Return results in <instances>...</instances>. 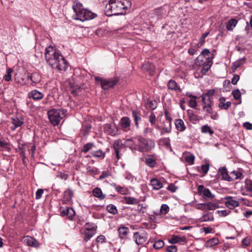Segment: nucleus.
Here are the masks:
<instances>
[{
    "mask_svg": "<svg viewBox=\"0 0 252 252\" xmlns=\"http://www.w3.org/2000/svg\"><path fill=\"white\" fill-rule=\"evenodd\" d=\"M46 63L53 68L59 70H65L67 63L60 51L56 48L49 46L45 50Z\"/></svg>",
    "mask_w": 252,
    "mask_h": 252,
    "instance_id": "1",
    "label": "nucleus"
},
{
    "mask_svg": "<svg viewBox=\"0 0 252 252\" xmlns=\"http://www.w3.org/2000/svg\"><path fill=\"white\" fill-rule=\"evenodd\" d=\"M131 0H109L105 7L107 16L123 15L131 6Z\"/></svg>",
    "mask_w": 252,
    "mask_h": 252,
    "instance_id": "2",
    "label": "nucleus"
},
{
    "mask_svg": "<svg viewBox=\"0 0 252 252\" xmlns=\"http://www.w3.org/2000/svg\"><path fill=\"white\" fill-rule=\"evenodd\" d=\"M72 9L75 13L73 19L82 22L94 19L97 17V14L92 12L87 8H85L83 4L78 0H73Z\"/></svg>",
    "mask_w": 252,
    "mask_h": 252,
    "instance_id": "3",
    "label": "nucleus"
},
{
    "mask_svg": "<svg viewBox=\"0 0 252 252\" xmlns=\"http://www.w3.org/2000/svg\"><path fill=\"white\" fill-rule=\"evenodd\" d=\"M66 110L63 109H52L47 114L50 123L54 126H58L66 113Z\"/></svg>",
    "mask_w": 252,
    "mask_h": 252,
    "instance_id": "4",
    "label": "nucleus"
},
{
    "mask_svg": "<svg viewBox=\"0 0 252 252\" xmlns=\"http://www.w3.org/2000/svg\"><path fill=\"white\" fill-rule=\"evenodd\" d=\"M138 151L141 153H147L153 150L155 147V141L150 139L139 136Z\"/></svg>",
    "mask_w": 252,
    "mask_h": 252,
    "instance_id": "5",
    "label": "nucleus"
},
{
    "mask_svg": "<svg viewBox=\"0 0 252 252\" xmlns=\"http://www.w3.org/2000/svg\"><path fill=\"white\" fill-rule=\"evenodd\" d=\"M148 234L145 230L135 232L133 233V238L137 245H142L147 241Z\"/></svg>",
    "mask_w": 252,
    "mask_h": 252,
    "instance_id": "6",
    "label": "nucleus"
},
{
    "mask_svg": "<svg viewBox=\"0 0 252 252\" xmlns=\"http://www.w3.org/2000/svg\"><path fill=\"white\" fill-rule=\"evenodd\" d=\"M138 143L139 137H133L126 139L125 141L124 145L132 151H138Z\"/></svg>",
    "mask_w": 252,
    "mask_h": 252,
    "instance_id": "7",
    "label": "nucleus"
},
{
    "mask_svg": "<svg viewBox=\"0 0 252 252\" xmlns=\"http://www.w3.org/2000/svg\"><path fill=\"white\" fill-rule=\"evenodd\" d=\"M28 96L30 99H32L37 101L42 99L44 97V94L37 90H33L28 93Z\"/></svg>",
    "mask_w": 252,
    "mask_h": 252,
    "instance_id": "8",
    "label": "nucleus"
},
{
    "mask_svg": "<svg viewBox=\"0 0 252 252\" xmlns=\"http://www.w3.org/2000/svg\"><path fill=\"white\" fill-rule=\"evenodd\" d=\"M104 128L105 131L111 136H115L117 134L118 128L114 123L105 124Z\"/></svg>",
    "mask_w": 252,
    "mask_h": 252,
    "instance_id": "9",
    "label": "nucleus"
},
{
    "mask_svg": "<svg viewBox=\"0 0 252 252\" xmlns=\"http://www.w3.org/2000/svg\"><path fill=\"white\" fill-rule=\"evenodd\" d=\"M120 125L122 129L127 132L130 129L131 121L127 117H123L121 119Z\"/></svg>",
    "mask_w": 252,
    "mask_h": 252,
    "instance_id": "10",
    "label": "nucleus"
},
{
    "mask_svg": "<svg viewBox=\"0 0 252 252\" xmlns=\"http://www.w3.org/2000/svg\"><path fill=\"white\" fill-rule=\"evenodd\" d=\"M118 82L116 79H104L101 81V86L103 89L107 90L110 88H113L115 86Z\"/></svg>",
    "mask_w": 252,
    "mask_h": 252,
    "instance_id": "11",
    "label": "nucleus"
},
{
    "mask_svg": "<svg viewBox=\"0 0 252 252\" xmlns=\"http://www.w3.org/2000/svg\"><path fill=\"white\" fill-rule=\"evenodd\" d=\"M224 199L227 200L225 203V206L230 209H232L239 205V202L237 200H233V197L232 196H226L224 197Z\"/></svg>",
    "mask_w": 252,
    "mask_h": 252,
    "instance_id": "12",
    "label": "nucleus"
},
{
    "mask_svg": "<svg viewBox=\"0 0 252 252\" xmlns=\"http://www.w3.org/2000/svg\"><path fill=\"white\" fill-rule=\"evenodd\" d=\"M124 144L123 143L121 139L115 140L113 145V148L115 151L116 158L117 159L121 158V156L119 153L120 150L121 149Z\"/></svg>",
    "mask_w": 252,
    "mask_h": 252,
    "instance_id": "13",
    "label": "nucleus"
},
{
    "mask_svg": "<svg viewBox=\"0 0 252 252\" xmlns=\"http://www.w3.org/2000/svg\"><path fill=\"white\" fill-rule=\"evenodd\" d=\"M61 215L63 217L66 216L69 220H72L75 216V213L72 208L66 207L61 211Z\"/></svg>",
    "mask_w": 252,
    "mask_h": 252,
    "instance_id": "14",
    "label": "nucleus"
},
{
    "mask_svg": "<svg viewBox=\"0 0 252 252\" xmlns=\"http://www.w3.org/2000/svg\"><path fill=\"white\" fill-rule=\"evenodd\" d=\"M218 172L221 176L222 179L228 182L232 181V177L228 175V171L225 167H220Z\"/></svg>",
    "mask_w": 252,
    "mask_h": 252,
    "instance_id": "15",
    "label": "nucleus"
},
{
    "mask_svg": "<svg viewBox=\"0 0 252 252\" xmlns=\"http://www.w3.org/2000/svg\"><path fill=\"white\" fill-rule=\"evenodd\" d=\"M24 242L28 246L35 248L38 247L39 245L36 239L29 236H26L24 237Z\"/></svg>",
    "mask_w": 252,
    "mask_h": 252,
    "instance_id": "16",
    "label": "nucleus"
},
{
    "mask_svg": "<svg viewBox=\"0 0 252 252\" xmlns=\"http://www.w3.org/2000/svg\"><path fill=\"white\" fill-rule=\"evenodd\" d=\"M199 191L202 193L203 197L212 199L214 198L215 195L212 194L209 189L205 188L203 186L201 185L199 187Z\"/></svg>",
    "mask_w": 252,
    "mask_h": 252,
    "instance_id": "17",
    "label": "nucleus"
},
{
    "mask_svg": "<svg viewBox=\"0 0 252 252\" xmlns=\"http://www.w3.org/2000/svg\"><path fill=\"white\" fill-rule=\"evenodd\" d=\"M150 243H153V247L156 250L162 248L164 245L163 241L161 240L155 241L154 239H152L151 238L148 240V242L147 243V245H149Z\"/></svg>",
    "mask_w": 252,
    "mask_h": 252,
    "instance_id": "18",
    "label": "nucleus"
},
{
    "mask_svg": "<svg viewBox=\"0 0 252 252\" xmlns=\"http://www.w3.org/2000/svg\"><path fill=\"white\" fill-rule=\"evenodd\" d=\"M167 88L171 91H175L181 93L182 89L179 86L176 82L173 80H170L167 83Z\"/></svg>",
    "mask_w": 252,
    "mask_h": 252,
    "instance_id": "19",
    "label": "nucleus"
},
{
    "mask_svg": "<svg viewBox=\"0 0 252 252\" xmlns=\"http://www.w3.org/2000/svg\"><path fill=\"white\" fill-rule=\"evenodd\" d=\"M212 64L213 62L212 59H209L206 62V64L202 66V67L199 72V76L202 77L203 75H205L206 72L208 71L212 66Z\"/></svg>",
    "mask_w": 252,
    "mask_h": 252,
    "instance_id": "20",
    "label": "nucleus"
},
{
    "mask_svg": "<svg viewBox=\"0 0 252 252\" xmlns=\"http://www.w3.org/2000/svg\"><path fill=\"white\" fill-rule=\"evenodd\" d=\"M121 202L124 204L136 205L139 203V201L133 197L125 196L123 198Z\"/></svg>",
    "mask_w": 252,
    "mask_h": 252,
    "instance_id": "21",
    "label": "nucleus"
},
{
    "mask_svg": "<svg viewBox=\"0 0 252 252\" xmlns=\"http://www.w3.org/2000/svg\"><path fill=\"white\" fill-rule=\"evenodd\" d=\"M154 14L158 19L164 18L167 15L166 10L163 7H159L155 9Z\"/></svg>",
    "mask_w": 252,
    "mask_h": 252,
    "instance_id": "22",
    "label": "nucleus"
},
{
    "mask_svg": "<svg viewBox=\"0 0 252 252\" xmlns=\"http://www.w3.org/2000/svg\"><path fill=\"white\" fill-rule=\"evenodd\" d=\"M142 69L149 72L150 75H152L155 70V66L150 62H147L144 63L142 65Z\"/></svg>",
    "mask_w": 252,
    "mask_h": 252,
    "instance_id": "23",
    "label": "nucleus"
},
{
    "mask_svg": "<svg viewBox=\"0 0 252 252\" xmlns=\"http://www.w3.org/2000/svg\"><path fill=\"white\" fill-rule=\"evenodd\" d=\"M118 232L119 237L121 239H126L127 238V234L129 232V230L128 227L122 226L118 228Z\"/></svg>",
    "mask_w": 252,
    "mask_h": 252,
    "instance_id": "24",
    "label": "nucleus"
},
{
    "mask_svg": "<svg viewBox=\"0 0 252 252\" xmlns=\"http://www.w3.org/2000/svg\"><path fill=\"white\" fill-rule=\"evenodd\" d=\"M175 125L176 129L180 132H183L186 129L184 122L182 119L175 120Z\"/></svg>",
    "mask_w": 252,
    "mask_h": 252,
    "instance_id": "25",
    "label": "nucleus"
},
{
    "mask_svg": "<svg viewBox=\"0 0 252 252\" xmlns=\"http://www.w3.org/2000/svg\"><path fill=\"white\" fill-rule=\"evenodd\" d=\"M93 195L99 200H103L105 197V194H103L101 189L99 188H94L92 191Z\"/></svg>",
    "mask_w": 252,
    "mask_h": 252,
    "instance_id": "26",
    "label": "nucleus"
},
{
    "mask_svg": "<svg viewBox=\"0 0 252 252\" xmlns=\"http://www.w3.org/2000/svg\"><path fill=\"white\" fill-rule=\"evenodd\" d=\"M169 242L172 244H176L178 243L186 242V239L184 237H180L177 235H173L169 239Z\"/></svg>",
    "mask_w": 252,
    "mask_h": 252,
    "instance_id": "27",
    "label": "nucleus"
},
{
    "mask_svg": "<svg viewBox=\"0 0 252 252\" xmlns=\"http://www.w3.org/2000/svg\"><path fill=\"white\" fill-rule=\"evenodd\" d=\"M12 123L13 126H11L12 130H15L16 128L21 126L23 124L24 121L22 119H19L18 118H12Z\"/></svg>",
    "mask_w": 252,
    "mask_h": 252,
    "instance_id": "28",
    "label": "nucleus"
},
{
    "mask_svg": "<svg viewBox=\"0 0 252 252\" xmlns=\"http://www.w3.org/2000/svg\"><path fill=\"white\" fill-rule=\"evenodd\" d=\"M151 185L153 187L154 189L158 190L162 188V183L156 178H153L151 180Z\"/></svg>",
    "mask_w": 252,
    "mask_h": 252,
    "instance_id": "29",
    "label": "nucleus"
},
{
    "mask_svg": "<svg viewBox=\"0 0 252 252\" xmlns=\"http://www.w3.org/2000/svg\"><path fill=\"white\" fill-rule=\"evenodd\" d=\"M132 116L133 118L136 127L138 128L139 127L138 122L141 120V114L137 111L132 110Z\"/></svg>",
    "mask_w": 252,
    "mask_h": 252,
    "instance_id": "30",
    "label": "nucleus"
},
{
    "mask_svg": "<svg viewBox=\"0 0 252 252\" xmlns=\"http://www.w3.org/2000/svg\"><path fill=\"white\" fill-rule=\"evenodd\" d=\"M231 177H232V181L233 180L241 179L243 178L242 170L239 169L237 170H234L230 173Z\"/></svg>",
    "mask_w": 252,
    "mask_h": 252,
    "instance_id": "31",
    "label": "nucleus"
},
{
    "mask_svg": "<svg viewBox=\"0 0 252 252\" xmlns=\"http://www.w3.org/2000/svg\"><path fill=\"white\" fill-rule=\"evenodd\" d=\"M11 150L10 144L8 142H5L4 140L0 139V151L9 152Z\"/></svg>",
    "mask_w": 252,
    "mask_h": 252,
    "instance_id": "32",
    "label": "nucleus"
},
{
    "mask_svg": "<svg viewBox=\"0 0 252 252\" xmlns=\"http://www.w3.org/2000/svg\"><path fill=\"white\" fill-rule=\"evenodd\" d=\"M159 144L164 146L167 149H171L170 140L168 137L160 138L158 141Z\"/></svg>",
    "mask_w": 252,
    "mask_h": 252,
    "instance_id": "33",
    "label": "nucleus"
},
{
    "mask_svg": "<svg viewBox=\"0 0 252 252\" xmlns=\"http://www.w3.org/2000/svg\"><path fill=\"white\" fill-rule=\"evenodd\" d=\"M210 59L209 58H206L205 57L199 56L195 60V64L198 66H203L206 64L207 61Z\"/></svg>",
    "mask_w": 252,
    "mask_h": 252,
    "instance_id": "34",
    "label": "nucleus"
},
{
    "mask_svg": "<svg viewBox=\"0 0 252 252\" xmlns=\"http://www.w3.org/2000/svg\"><path fill=\"white\" fill-rule=\"evenodd\" d=\"M237 24V20L232 19L228 21L226 24V29L228 31H232L236 27Z\"/></svg>",
    "mask_w": 252,
    "mask_h": 252,
    "instance_id": "35",
    "label": "nucleus"
},
{
    "mask_svg": "<svg viewBox=\"0 0 252 252\" xmlns=\"http://www.w3.org/2000/svg\"><path fill=\"white\" fill-rule=\"evenodd\" d=\"M201 131L203 133H208L210 135H212L214 133V130L208 125L203 126L201 127Z\"/></svg>",
    "mask_w": 252,
    "mask_h": 252,
    "instance_id": "36",
    "label": "nucleus"
},
{
    "mask_svg": "<svg viewBox=\"0 0 252 252\" xmlns=\"http://www.w3.org/2000/svg\"><path fill=\"white\" fill-rule=\"evenodd\" d=\"M214 94L215 90L213 89L208 91V92L206 94H203L201 96L203 103H206V99H207V97H210L211 96H213L214 95Z\"/></svg>",
    "mask_w": 252,
    "mask_h": 252,
    "instance_id": "37",
    "label": "nucleus"
},
{
    "mask_svg": "<svg viewBox=\"0 0 252 252\" xmlns=\"http://www.w3.org/2000/svg\"><path fill=\"white\" fill-rule=\"evenodd\" d=\"M106 210L109 213L113 215H116L118 213V210L115 205L113 204H109L106 207Z\"/></svg>",
    "mask_w": 252,
    "mask_h": 252,
    "instance_id": "38",
    "label": "nucleus"
},
{
    "mask_svg": "<svg viewBox=\"0 0 252 252\" xmlns=\"http://www.w3.org/2000/svg\"><path fill=\"white\" fill-rule=\"evenodd\" d=\"M195 157L193 154H189L185 157V160L190 165H192L194 162Z\"/></svg>",
    "mask_w": 252,
    "mask_h": 252,
    "instance_id": "39",
    "label": "nucleus"
},
{
    "mask_svg": "<svg viewBox=\"0 0 252 252\" xmlns=\"http://www.w3.org/2000/svg\"><path fill=\"white\" fill-rule=\"evenodd\" d=\"M94 147V143H88L83 146L82 149V152L85 153H87L90 150L92 149Z\"/></svg>",
    "mask_w": 252,
    "mask_h": 252,
    "instance_id": "40",
    "label": "nucleus"
},
{
    "mask_svg": "<svg viewBox=\"0 0 252 252\" xmlns=\"http://www.w3.org/2000/svg\"><path fill=\"white\" fill-rule=\"evenodd\" d=\"M92 155L93 157L103 158L105 157V153L101 150L94 151L92 152Z\"/></svg>",
    "mask_w": 252,
    "mask_h": 252,
    "instance_id": "41",
    "label": "nucleus"
},
{
    "mask_svg": "<svg viewBox=\"0 0 252 252\" xmlns=\"http://www.w3.org/2000/svg\"><path fill=\"white\" fill-rule=\"evenodd\" d=\"M198 171L202 172L204 175L206 174L209 169V164L208 163L202 165L201 166L197 167Z\"/></svg>",
    "mask_w": 252,
    "mask_h": 252,
    "instance_id": "42",
    "label": "nucleus"
},
{
    "mask_svg": "<svg viewBox=\"0 0 252 252\" xmlns=\"http://www.w3.org/2000/svg\"><path fill=\"white\" fill-rule=\"evenodd\" d=\"M245 188L247 191L252 192V180L246 179L245 182Z\"/></svg>",
    "mask_w": 252,
    "mask_h": 252,
    "instance_id": "43",
    "label": "nucleus"
},
{
    "mask_svg": "<svg viewBox=\"0 0 252 252\" xmlns=\"http://www.w3.org/2000/svg\"><path fill=\"white\" fill-rule=\"evenodd\" d=\"M219 240L217 238H213L207 242V245L210 247H213L219 244Z\"/></svg>",
    "mask_w": 252,
    "mask_h": 252,
    "instance_id": "44",
    "label": "nucleus"
},
{
    "mask_svg": "<svg viewBox=\"0 0 252 252\" xmlns=\"http://www.w3.org/2000/svg\"><path fill=\"white\" fill-rule=\"evenodd\" d=\"M13 72V70L11 68H8L6 70V74L3 77V79L8 82L11 80L12 73Z\"/></svg>",
    "mask_w": 252,
    "mask_h": 252,
    "instance_id": "45",
    "label": "nucleus"
},
{
    "mask_svg": "<svg viewBox=\"0 0 252 252\" xmlns=\"http://www.w3.org/2000/svg\"><path fill=\"white\" fill-rule=\"evenodd\" d=\"M206 210H214L219 207L217 203H213L211 202L206 203Z\"/></svg>",
    "mask_w": 252,
    "mask_h": 252,
    "instance_id": "46",
    "label": "nucleus"
},
{
    "mask_svg": "<svg viewBox=\"0 0 252 252\" xmlns=\"http://www.w3.org/2000/svg\"><path fill=\"white\" fill-rule=\"evenodd\" d=\"M209 32H207L203 33L199 38V42L197 44L198 47L202 46L205 42V38L209 34Z\"/></svg>",
    "mask_w": 252,
    "mask_h": 252,
    "instance_id": "47",
    "label": "nucleus"
},
{
    "mask_svg": "<svg viewBox=\"0 0 252 252\" xmlns=\"http://www.w3.org/2000/svg\"><path fill=\"white\" fill-rule=\"evenodd\" d=\"M111 186L114 187L118 192L121 194H125L126 191V189L124 187L118 186L115 183L112 184Z\"/></svg>",
    "mask_w": 252,
    "mask_h": 252,
    "instance_id": "48",
    "label": "nucleus"
},
{
    "mask_svg": "<svg viewBox=\"0 0 252 252\" xmlns=\"http://www.w3.org/2000/svg\"><path fill=\"white\" fill-rule=\"evenodd\" d=\"M203 109L206 110L208 114H211V113L213 112L212 104H210V103H207V101H206L205 103H203Z\"/></svg>",
    "mask_w": 252,
    "mask_h": 252,
    "instance_id": "49",
    "label": "nucleus"
},
{
    "mask_svg": "<svg viewBox=\"0 0 252 252\" xmlns=\"http://www.w3.org/2000/svg\"><path fill=\"white\" fill-rule=\"evenodd\" d=\"M231 105L230 101H227L226 102L219 103L218 106L220 108L225 110H227Z\"/></svg>",
    "mask_w": 252,
    "mask_h": 252,
    "instance_id": "50",
    "label": "nucleus"
},
{
    "mask_svg": "<svg viewBox=\"0 0 252 252\" xmlns=\"http://www.w3.org/2000/svg\"><path fill=\"white\" fill-rule=\"evenodd\" d=\"M73 192L71 189H67L64 192V195L66 199L67 200H71L72 198Z\"/></svg>",
    "mask_w": 252,
    "mask_h": 252,
    "instance_id": "51",
    "label": "nucleus"
},
{
    "mask_svg": "<svg viewBox=\"0 0 252 252\" xmlns=\"http://www.w3.org/2000/svg\"><path fill=\"white\" fill-rule=\"evenodd\" d=\"M94 235V233L89 230L85 231L84 234V240L86 242L89 241Z\"/></svg>",
    "mask_w": 252,
    "mask_h": 252,
    "instance_id": "52",
    "label": "nucleus"
},
{
    "mask_svg": "<svg viewBox=\"0 0 252 252\" xmlns=\"http://www.w3.org/2000/svg\"><path fill=\"white\" fill-rule=\"evenodd\" d=\"M232 94L234 98L236 100L240 99L241 97V93L239 89H236L232 91Z\"/></svg>",
    "mask_w": 252,
    "mask_h": 252,
    "instance_id": "53",
    "label": "nucleus"
},
{
    "mask_svg": "<svg viewBox=\"0 0 252 252\" xmlns=\"http://www.w3.org/2000/svg\"><path fill=\"white\" fill-rule=\"evenodd\" d=\"M146 163L150 167H153L156 164V160L152 158H148L146 159Z\"/></svg>",
    "mask_w": 252,
    "mask_h": 252,
    "instance_id": "54",
    "label": "nucleus"
},
{
    "mask_svg": "<svg viewBox=\"0 0 252 252\" xmlns=\"http://www.w3.org/2000/svg\"><path fill=\"white\" fill-rule=\"evenodd\" d=\"M149 121L152 126H154L156 125L157 118L156 115L154 114L153 112H152L149 117Z\"/></svg>",
    "mask_w": 252,
    "mask_h": 252,
    "instance_id": "55",
    "label": "nucleus"
},
{
    "mask_svg": "<svg viewBox=\"0 0 252 252\" xmlns=\"http://www.w3.org/2000/svg\"><path fill=\"white\" fill-rule=\"evenodd\" d=\"M157 104L156 100H151L147 103V107L152 110H154L157 108Z\"/></svg>",
    "mask_w": 252,
    "mask_h": 252,
    "instance_id": "56",
    "label": "nucleus"
},
{
    "mask_svg": "<svg viewBox=\"0 0 252 252\" xmlns=\"http://www.w3.org/2000/svg\"><path fill=\"white\" fill-rule=\"evenodd\" d=\"M231 211L224 210H218L216 212V213L218 214L220 217H225L228 215Z\"/></svg>",
    "mask_w": 252,
    "mask_h": 252,
    "instance_id": "57",
    "label": "nucleus"
},
{
    "mask_svg": "<svg viewBox=\"0 0 252 252\" xmlns=\"http://www.w3.org/2000/svg\"><path fill=\"white\" fill-rule=\"evenodd\" d=\"M213 220V217L210 215V213L203 215L201 218V220L203 221H211Z\"/></svg>",
    "mask_w": 252,
    "mask_h": 252,
    "instance_id": "58",
    "label": "nucleus"
},
{
    "mask_svg": "<svg viewBox=\"0 0 252 252\" xmlns=\"http://www.w3.org/2000/svg\"><path fill=\"white\" fill-rule=\"evenodd\" d=\"M206 203H203L196 204L194 206V207L196 209L204 211V210H206Z\"/></svg>",
    "mask_w": 252,
    "mask_h": 252,
    "instance_id": "59",
    "label": "nucleus"
},
{
    "mask_svg": "<svg viewBox=\"0 0 252 252\" xmlns=\"http://www.w3.org/2000/svg\"><path fill=\"white\" fill-rule=\"evenodd\" d=\"M169 210V208L168 206L166 204H162L160 207V212L162 214H165L168 212Z\"/></svg>",
    "mask_w": 252,
    "mask_h": 252,
    "instance_id": "60",
    "label": "nucleus"
},
{
    "mask_svg": "<svg viewBox=\"0 0 252 252\" xmlns=\"http://www.w3.org/2000/svg\"><path fill=\"white\" fill-rule=\"evenodd\" d=\"M171 125H168V126H164L162 128L160 135H162L165 133H169L171 131Z\"/></svg>",
    "mask_w": 252,
    "mask_h": 252,
    "instance_id": "61",
    "label": "nucleus"
},
{
    "mask_svg": "<svg viewBox=\"0 0 252 252\" xmlns=\"http://www.w3.org/2000/svg\"><path fill=\"white\" fill-rule=\"evenodd\" d=\"M164 114L168 125H171L172 119L170 116V113L168 111L165 110L164 112Z\"/></svg>",
    "mask_w": 252,
    "mask_h": 252,
    "instance_id": "62",
    "label": "nucleus"
},
{
    "mask_svg": "<svg viewBox=\"0 0 252 252\" xmlns=\"http://www.w3.org/2000/svg\"><path fill=\"white\" fill-rule=\"evenodd\" d=\"M196 98H191L189 103V106L192 108H195L197 106V102L196 100Z\"/></svg>",
    "mask_w": 252,
    "mask_h": 252,
    "instance_id": "63",
    "label": "nucleus"
},
{
    "mask_svg": "<svg viewBox=\"0 0 252 252\" xmlns=\"http://www.w3.org/2000/svg\"><path fill=\"white\" fill-rule=\"evenodd\" d=\"M166 250L168 252H177V249L175 246L171 245L167 247Z\"/></svg>",
    "mask_w": 252,
    "mask_h": 252,
    "instance_id": "64",
    "label": "nucleus"
}]
</instances>
